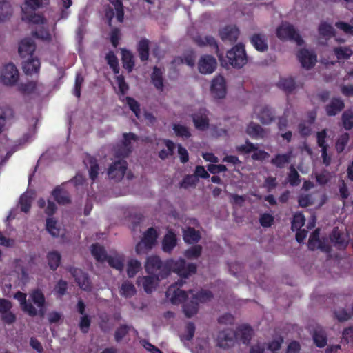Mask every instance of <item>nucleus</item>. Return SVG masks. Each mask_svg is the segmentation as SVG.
<instances>
[{
    "instance_id": "f257e3e1",
    "label": "nucleus",
    "mask_w": 353,
    "mask_h": 353,
    "mask_svg": "<svg viewBox=\"0 0 353 353\" xmlns=\"http://www.w3.org/2000/svg\"><path fill=\"white\" fill-rule=\"evenodd\" d=\"M145 270L149 274L165 279L171 272L176 273L180 279L168 288L165 295L172 304L177 305L185 301L188 297V293L192 290H181V288L186 283L189 276L195 274L197 270L196 264L187 263L185 259H168L164 263L157 255L148 256L145 263Z\"/></svg>"
},
{
    "instance_id": "f03ea898",
    "label": "nucleus",
    "mask_w": 353,
    "mask_h": 353,
    "mask_svg": "<svg viewBox=\"0 0 353 353\" xmlns=\"http://www.w3.org/2000/svg\"><path fill=\"white\" fill-rule=\"evenodd\" d=\"M194 41L199 47L208 46L214 48L222 66H226L229 64L234 68L240 69L243 68L248 62V57L245 52V46L241 43L235 45L227 52V62L225 60H223L222 54L219 53V46L216 39L213 37H203L198 35L194 38Z\"/></svg>"
},
{
    "instance_id": "7ed1b4c3",
    "label": "nucleus",
    "mask_w": 353,
    "mask_h": 353,
    "mask_svg": "<svg viewBox=\"0 0 353 353\" xmlns=\"http://www.w3.org/2000/svg\"><path fill=\"white\" fill-rule=\"evenodd\" d=\"M50 0H24V6L22 7L23 20H27L36 24L43 23L45 19L41 14H37L34 12L43 8L49 3Z\"/></svg>"
},
{
    "instance_id": "20e7f679",
    "label": "nucleus",
    "mask_w": 353,
    "mask_h": 353,
    "mask_svg": "<svg viewBox=\"0 0 353 353\" xmlns=\"http://www.w3.org/2000/svg\"><path fill=\"white\" fill-rule=\"evenodd\" d=\"M157 236V230L152 227L149 228L144 232L141 240L136 245L137 254H143L151 250L156 243Z\"/></svg>"
},
{
    "instance_id": "39448f33",
    "label": "nucleus",
    "mask_w": 353,
    "mask_h": 353,
    "mask_svg": "<svg viewBox=\"0 0 353 353\" xmlns=\"http://www.w3.org/2000/svg\"><path fill=\"white\" fill-rule=\"evenodd\" d=\"M276 36L281 40H293L297 45L301 46L303 43L300 34L296 31L294 26L288 23H282L276 29Z\"/></svg>"
},
{
    "instance_id": "423d86ee",
    "label": "nucleus",
    "mask_w": 353,
    "mask_h": 353,
    "mask_svg": "<svg viewBox=\"0 0 353 353\" xmlns=\"http://www.w3.org/2000/svg\"><path fill=\"white\" fill-rule=\"evenodd\" d=\"M66 270L74 278L75 282L81 290L86 292L91 291L92 283L86 272L74 266H68Z\"/></svg>"
},
{
    "instance_id": "0eeeda50",
    "label": "nucleus",
    "mask_w": 353,
    "mask_h": 353,
    "mask_svg": "<svg viewBox=\"0 0 353 353\" xmlns=\"http://www.w3.org/2000/svg\"><path fill=\"white\" fill-rule=\"evenodd\" d=\"M121 145L115 148V155L118 157H128L132 152L131 141H136L137 137L132 132L123 133Z\"/></svg>"
},
{
    "instance_id": "6e6552de",
    "label": "nucleus",
    "mask_w": 353,
    "mask_h": 353,
    "mask_svg": "<svg viewBox=\"0 0 353 353\" xmlns=\"http://www.w3.org/2000/svg\"><path fill=\"white\" fill-rule=\"evenodd\" d=\"M19 77V71L13 63H8L3 67L1 74V79L4 85H14L18 81Z\"/></svg>"
},
{
    "instance_id": "1a4fd4ad",
    "label": "nucleus",
    "mask_w": 353,
    "mask_h": 353,
    "mask_svg": "<svg viewBox=\"0 0 353 353\" xmlns=\"http://www.w3.org/2000/svg\"><path fill=\"white\" fill-rule=\"evenodd\" d=\"M128 163L125 160H118L113 162L109 167L108 175L110 179L116 181H121L126 172Z\"/></svg>"
},
{
    "instance_id": "9d476101",
    "label": "nucleus",
    "mask_w": 353,
    "mask_h": 353,
    "mask_svg": "<svg viewBox=\"0 0 353 353\" xmlns=\"http://www.w3.org/2000/svg\"><path fill=\"white\" fill-rule=\"evenodd\" d=\"M12 303L8 299L0 298V314L2 321L7 325L13 324L16 320V315L11 311Z\"/></svg>"
},
{
    "instance_id": "9b49d317",
    "label": "nucleus",
    "mask_w": 353,
    "mask_h": 353,
    "mask_svg": "<svg viewBox=\"0 0 353 353\" xmlns=\"http://www.w3.org/2000/svg\"><path fill=\"white\" fill-rule=\"evenodd\" d=\"M217 65L216 59L212 55L202 56L198 63V69L201 74H212Z\"/></svg>"
},
{
    "instance_id": "f8f14e48",
    "label": "nucleus",
    "mask_w": 353,
    "mask_h": 353,
    "mask_svg": "<svg viewBox=\"0 0 353 353\" xmlns=\"http://www.w3.org/2000/svg\"><path fill=\"white\" fill-rule=\"evenodd\" d=\"M210 90L214 98H225L226 95V83L224 77L221 75L214 77L212 81Z\"/></svg>"
},
{
    "instance_id": "ddd939ff",
    "label": "nucleus",
    "mask_w": 353,
    "mask_h": 353,
    "mask_svg": "<svg viewBox=\"0 0 353 353\" xmlns=\"http://www.w3.org/2000/svg\"><path fill=\"white\" fill-rule=\"evenodd\" d=\"M36 50V44L30 38H25L19 44L18 52L20 57L25 59L34 57V52Z\"/></svg>"
},
{
    "instance_id": "4468645a",
    "label": "nucleus",
    "mask_w": 353,
    "mask_h": 353,
    "mask_svg": "<svg viewBox=\"0 0 353 353\" xmlns=\"http://www.w3.org/2000/svg\"><path fill=\"white\" fill-rule=\"evenodd\" d=\"M235 339V332L231 329H225L219 332L217 336V343L221 347L228 348L234 345Z\"/></svg>"
},
{
    "instance_id": "2eb2a0df",
    "label": "nucleus",
    "mask_w": 353,
    "mask_h": 353,
    "mask_svg": "<svg viewBox=\"0 0 353 353\" xmlns=\"http://www.w3.org/2000/svg\"><path fill=\"white\" fill-rule=\"evenodd\" d=\"M297 57L302 67L306 69L312 68L316 62V55L305 48L299 51Z\"/></svg>"
},
{
    "instance_id": "dca6fc26",
    "label": "nucleus",
    "mask_w": 353,
    "mask_h": 353,
    "mask_svg": "<svg viewBox=\"0 0 353 353\" xmlns=\"http://www.w3.org/2000/svg\"><path fill=\"white\" fill-rule=\"evenodd\" d=\"M345 108L344 101L340 97H332L325 106L326 114L334 117L339 114Z\"/></svg>"
},
{
    "instance_id": "f3484780",
    "label": "nucleus",
    "mask_w": 353,
    "mask_h": 353,
    "mask_svg": "<svg viewBox=\"0 0 353 353\" xmlns=\"http://www.w3.org/2000/svg\"><path fill=\"white\" fill-rule=\"evenodd\" d=\"M40 66V60L37 57L25 59L22 63L23 71L27 75L39 74Z\"/></svg>"
},
{
    "instance_id": "a211bd4d",
    "label": "nucleus",
    "mask_w": 353,
    "mask_h": 353,
    "mask_svg": "<svg viewBox=\"0 0 353 353\" xmlns=\"http://www.w3.org/2000/svg\"><path fill=\"white\" fill-rule=\"evenodd\" d=\"M161 279H160L159 276L150 274L149 276L139 277L137 283L138 285H142L146 293H151L155 288V285L157 284L158 281Z\"/></svg>"
},
{
    "instance_id": "6ab92c4d",
    "label": "nucleus",
    "mask_w": 353,
    "mask_h": 353,
    "mask_svg": "<svg viewBox=\"0 0 353 353\" xmlns=\"http://www.w3.org/2000/svg\"><path fill=\"white\" fill-rule=\"evenodd\" d=\"M330 239L338 250H345L348 245V241L345 239L344 234L337 227L333 228Z\"/></svg>"
},
{
    "instance_id": "aec40b11",
    "label": "nucleus",
    "mask_w": 353,
    "mask_h": 353,
    "mask_svg": "<svg viewBox=\"0 0 353 353\" xmlns=\"http://www.w3.org/2000/svg\"><path fill=\"white\" fill-rule=\"evenodd\" d=\"M239 35V30L236 26H227L219 30V36L222 41L236 42Z\"/></svg>"
},
{
    "instance_id": "412c9836",
    "label": "nucleus",
    "mask_w": 353,
    "mask_h": 353,
    "mask_svg": "<svg viewBox=\"0 0 353 353\" xmlns=\"http://www.w3.org/2000/svg\"><path fill=\"white\" fill-rule=\"evenodd\" d=\"M177 238L175 233L169 230L163 236L162 240V250L165 253L170 254L174 248L176 246Z\"/></svg>"
},
{
    "instance_id": "4be33fe9",
    "label": "nucleus",
    "mask_w": 353,
    "mask_h": 353,
    "mask_svg": "<svg viewBox=\"0 0 353 353\" xmlns=\"http://www.w3.org/2000/svg\"><path fill=\"white\" fill-rule=\"evenodd\" d=\"M52 195L59 205H66L71 203L68 192L60 185L57 186L52 190Z\"/></svg>"
},
{
    "instance_id": "5701e85b",
    "label": "nucleus",
    "mask_w": 353,
    "mask_h": 353,
    "mask_svg": "<svg viewBox=\"0 0 353 353\" xmlns=\"http://www.w3.org/2000/svg\"><path fill=\"white\" fill-rule=\"evenodd\" d=\"M236 339H239L243 344H248L250 342L253 335V330L248 325H242L237 329Z\"/></svg>"
},
{
    "instance_id": "b1692460",
    "label": "nucleus",
    "mask_w": 353,
    "mask_h": 353,
    "mask_svg": "<svg viewBox=\"0 0 353 353\" xmlns=\"http://www.w3.org/2000/svg\"><path fill=\"white\" fill-rule=\"evenodd\" d=\"M201 238L200 232L192 227H187L183 230V239L188 244L196 243Z\"/></svg>"
},
{
    "instance_id": "393cba45",
    "label": "nucleus",
    "mask_w": 353,
    "mask_h": 353,
    "mask_svg": "<svg viewBox=\"0 0 353 353\" xmlns=\"http://www.w3.org/2000/svg\"><path fill=\"white\" fill-rule=\"evenodd\" d=\"M250 42L255 49L259 52H265L268 48L265 37L263 34H254L250 37Z\"/></svg>"
},
{
    "instance_id": "a878e982",
    "label": "nucleus",
    "mask_w": 353,
    "mask_h": 353,
    "mask_svg": "<svg viewBox=\"0 0 353 353\" xmlns=\"http://www.w3.org/2000/svg\"><path fill=\"white\" fill-rule=\"evenodd\" d=\"M247 134L252 139H263L265 137L264 129L259 124L250 123L246 129Z\"/></svg>"
},
{
    "instance_id": "bb28decb",
    "label": "nucleus",
    "mask_w": 353,
    "mask_h": 353,
    "mask_svg": "<svg viewBox=\"0 0 353 353\" xmlns=\"http://www.w3.org/2000/svg\"><path fill=\"white\" fill-rule=\"evenodd\" d=\"M13 9L10 2L0 1V22L9 21L12 16Z\"/></svg>"
},
{
    "instance_id": "cd10ccee",
    "label": "nucleus",
    "mask_w": 353,
    "mask_h": 353,
    "mask_svg": "<svg viewBox=\"0 0 353 353\" xmlns=\"http://www.w3.org/2000/svg\"><path fill=\"white\" fill-rule=\"evenodd\" d=\"M121 61L123 67L131 72L134 67V57L132 52L127 49H121Z\"/></svg>"
},
{
    "instance_id": "c85d7f7f",
    "label": "nucleus",
    "mask_w": 353,
    "mask_h": 353,
    "mask_svg": "<svg viewBox=\"0 0 353 353\" xmlns=\"http://www.w3.org/2000/svg\"><path fill=\"white\" fill-rule=\"evenodd\" d=\"M274 112L268 105L263 106L258 114V119L263 124H270L274 119Z\"/></svg>"
},
{
    "instance_id": "c756f323",
    "label": "nucleus",
    "mask_w": 353,
    "mask_h": 353,
    "mask_svg": "<svg viewBox=\"0 0 353 353\" xmlns=\"http://www.w3.org/2000/svg\"><path fill=\"white\" fill-rule=\"evenodd\" d=\"M137 50L141 61H148L150 52L149 40L145 38L141 39L137 44Z\"/></svg>"
},
{
    "instance_id": "7c9ffc66",
    "label": "nucleus",
    "mask_w": 353,
    "mask_h": 353,
    "mask_svg": "<svg viewBox=\"0 0 353 353\" xmlns=\"http://www.w3.org/2000/svg\"><path fill=\"white\" fill-rule=\"evenodd\" d=\"M91 254L99 262L105 261L108 256L104 247L99 245V243H94L92 245Z\"/></svg>"
},
{
    "instance_id": "2f4dec72",
    "label": "nucleus",
    "mask_w": 353,
    "mask_h": 353,
    "mask_svg": "<svg viewBox=\"0 0 353 353\" xmlns=\"http://www.w3.org/2000/svg\"><path fill=\"white\" fill-rule=\"evenodd\" d=\"M291 153L277 154L270 161L271 164L278 168H283L285 165L290 163Z\"/></svg>"
},
{
    "instance_id": "473e14b6",
    "label": "nucleus",
    "mask_w": 353,
    "mask_h": 353,
    "mask_svg": "<svg viewBox=\"0 0 353 353\" xmlns=\"http://www.w3.org/2000/svg\"><path fill=\"white\" fill-rule=\"evenodd\" d=\"M192 120L195 128L199 130H205L209 127V119L205 114H194Z\"/></svg>"
},
{
    "instance_id": "72a5a7b5",
    "label": "nucleus",
    "mask_w": 353,
    "mask_h": 353,
    "mask_svg": "<svg viewBox=\"0 0 353 353\" xmlns=\"http://www.w3.org/2000/svg\"><path fill=\"white\" fill-rule=\"evenodd\" d=\"M61 256L57 251L49 252L47 254L48 264L51 270H56L60 265Z\"/></svg>"
},
{
    "instance_id": "f704fd0d",
    "label": "nucleus",
    "mask_w": 353,
    "mask_h": 353,
    "mask_svg": "<svg viewBox=\"0 0 353 353\" xmlns=\"http://www.w3.org/2000/svg\"><path fill=\"white\" fill-rule=\"evenodd\" d=\"M199 303L193 298L183 305V311L185 316L190 318L198 312Z\"/></svg>"
},
{
    "instance_id": "c9c22d12",
    "label": "nucleus",
    "mask_w": 353,
    "mask_h": 353,
    "mask_svg": "<svg viewBox=\"0 0 353 353\" xmlns=\"http://www.w3.org/2000/svg\"><path fill=\"white\" fill-rule=\"evenodd\" d=\"M151 80L154 86L159 90H163V79L162 77V72L160 68L157 66L154 67L153 72L151 75Z\"/></svg>"
},
{
    "instance_id": "e433bc0d",
    "label": "nucleus",
    "mask_w": 353,
    "mask_h": 353,
    "mask_svg": "<svg viewBox=\"0 0 353 353\" xmlns=\"http://www.w3.org/2000/svg\"><path fill=\"white\" fill-rule=\"evenodd\" d=\"M86 161H88V163L90 165V170H89V176L90 178L94 181L99 174V166L97 163V159L91 156H88L87 159L84 161L85 163H86Z\"/></svg>"
},
{
    "instance_id": "4c0bfd02",
    "label": "nucleus",
    "mask_w": 353,
    "mask_h": 353,
    "mask_svg": "<svg viewBox=\"0 0 353 353\" xmlns=\"http://www.w3.org/2000/svg\"><path fill=\"white\" fill-rule=\"evenodd\" d=\"M278 87L285 91L286 93L292 92L295 88V81L293 78H281L278 84Z\"/></svg>"
},
{
    "instance_id": "58836bf2",
    "label": "nucleus",
    "mask_w": 353,
    "mask_h": 353,
    "mask_svg": "<svg viewBox=\"0 0 353 353\" xmlns=\"http://www.w3.org/2000/svg\"><path fill=\"white\" fill-rule=\"evenodd\" d=\"M105 60L110 68L112 70L115 74L119 73V60L114 52L110 51L105 55Z\"/></svg>"
},
{
    "instance_id": "ea45409f",
    "label": "nucleus",
    "mask_w": 353,
    "mask_h": 353,
    "mask_svg": "<svg viewBox=\"0 0 353 353\" xmlns=\"http://www.w3.org/2000/svg\"><path fill=\"white\" fill-rule=\"evenodd\" d=\"M313 340L314 344L318 347H323L327 345V339L326 334L321 330H316L313 334Z\"/></svg>"
},
{
    "instance_id": "a19ab883",
    "label": "nucleus",
    "mask_w": 353,
    "mask_h": 353,
    "mask_svg": "<svg viewBox=\"0 0 353 353\" xmlns=\"http://www.w3.org/2000/svg\"><path fill=\"white\" fill-rule=\"evenodd\" d=\"M32 36L37 39H41L43 41H50L52 36L49 32V30L43 26L37 28L32 33Z\"/></svg>"
},
{
    "instance_id": "79ce46f5",
    "label": "nucleus",
    "mask_w": 353,
    "mask_h": 353,
    "mask_svg": "<svg viewBox=\"0 0 353 353\" xmlns=\"http://www.w3.org/2000/svg\"><path fill=\"white\" fill-rule=\"evenodd\" d=\"M333 51L339 60L349 59L353 54V51L349 47H335Z\"/></svg>"
},
{
    "instance_id": "37998d69",
    "label": "nucleus",
    "mask_w": 353,
    "mask_h": 353,
    "mask_svg": "<svg viewBox=\"0 0 353 353\" xmlns=\"http://www.w3.org/2000/svg\"><path fill=\"white\" fill-rule=\"evenodd\" d=\"M214 295L212 292L208 290H201L199 291L196 294H194L192 298L196 301L199 304L204 303L208 301H210Z\"/></svg>"
},
{
    "instance_id": "c03bdc74",
    "label": "nucleus",
    "mask_w": 353,
    "mask_h": 353,
    "mask_svg": "<svg viewBox=\"0 0 353 353\" xmlns=\"http://www.w3.org/2000/svg\"><path fill=\"white\" fill-rule=\"evenodd\" d=\"M141 269V262L137 259H130L127 265V274L130 278L134 277Z\"/></svg>"
},
{
    "instance_id": "a18cd8bd",
    "label": "nucleus",
    "mask_w": 353,
    "mask_h": 353,
    "mask_svg": "<svg viewBox=\"0 0 353 353\" xmlns=\"http://www.w3.org/2000/svg\"><path fill=\"white\" fill-rule=\"evenodd\" d=\"M341 121L343 128L346 130L353 128V112L351 110L344 111L341 116Z\"/></svg>"
},
{
    "instance_id": "49530a36",
    "label": "nucleus",
    "mask_w": 353,
    "mask_h": 353,
    "mask_svg": "<svg viewBox=\"0 0 353 353\" xmlns=\"http://www.w3.org/2000/svg\"><path fill=\"white\" fill-rule=\"evenodd\" d=\"M172 129L175 134L179 137L189 139L192 135L189 128L183 125L174 123L173 124Z\"/></svg>"
},
{
    "instance_id": "de8ad7c7",
    "label": "nucleus",
    "mask_w": 353,
    "mask_h": 353,
    "mask_svg": "<svg viewBox=\"0 0 353 353\" xmlns=\"http://www.w3.org/2000/svg\"><path fill=\"white\" fill-rule=\"evenodd\" d=\"M112 268L121 271L123 269L124 263H123V258L121 256H108L107 259L105 260Z\"/></svg>"
},
{
    "instance_id": "09e8293b",
    "label": "nucleus",
    "mask_w": 353,
    "mask_h": 353,
    "mask_svg": "<svg viewBox=\"0 0 353 353\" xmlns=\"http://www.w3.org/2000/svg\"><path fill=\"white\" fill-rule=\"evenodd\" d=\"M136 292L135 287L132 283L128 281H125L122 283L120 290V294L121 296L126 298L131 297L136 294Z\"/></svg>"
},
{
    "instance_id": "8fccbe9b",
    "label": "nucleus",
    "mask_w": 353,
    "mask_h": 353,
    "mask_svg": "<svg viewBox=\"0 0 353 353\" xmlns=\"http://www.w3.org/2000/svg\"><path fill=\"white\" fill-rule=\"evenodd\" d=\"M132 328V326L128 325H121L117 328L114 333V339L117 343H119L130 331Z\"/></svg>"
},
{
    "instance_id": "3c124183",
    "label": "nucleus",
    "mask_w": 353,
    "mask_h": 353,
    "mask_svg": "<svg viewBox=\"0 0 353 353\" xmlns=\"http://www.w3.org/2000/svg\"><path fill=\"white\" fill-rule=\"evenodd\" d=\"M319 33L324 37L330 38L334 35V30L331 25L322 22L319 26Z\"/></svg>"
},
{
    "instance_id": "603ef678",
    "label": "nucleus",
    "mask_w": 353,
    "mask_h": 353,
    "mask_svg": "<svg viewBox=\"0 0 353 353\" xmlns=\"http://www.w3.org/2000/svg\"><path fill=\"white\" fill-rule=\"evenodd\" d=\"M288 180L291 186H297L301 182L300 175L294 165H290Z\"/></svg>"
},
{
    "instance_id": "864d4df0",
    "label": "nucleus",
    "mask_w": 353,
    "mask_h": 353,
    "mask_svg": "<svg viewBox=\"0 0 353 353\" xmlns=\"http://www.w3.org/2000/svg\"><path fill=\"white\" fill-rule=\"evenodd\" d=\"M33 303L38 307L45 306V296L43 292L40 290H34L30 295Z\"/></svg>"
},
{
    "instance_id": "5fc2aeb1",
    "label": "nucleus",
    "mask_w": 353,
    "mask_h": 353,
    "mask_svg": "<svg viewBox=\"0 0 353 353\" xmlns=\"http://www.w3.org/2000/svg\"><path fill=\"white\" fill-rule=\"evenodd\" d=\"M202 252V247L200 245H195L188 248L185 252V256L188 259L199 258Z\"/></svg>"
},
{
    "instance_id": "6e6d98bb",
    "label": "nucleus",
    "mask_w": 353,
    "mask_h": 353,
    "mask_svg": "<svg viewBox=\"0 0 353 353\" xmlns=\"http://www.w3.org/2000/svg\"><path fill=\"white\" fill-rule=\"evenodd\" d=\"M199 181V179L194 174L185 175L181 182L180 187L183 188H188L189 187H194Z\"/></svg>"
},
{
    "instance_id": "4d7b16f0",
    "label": "nucleus",
    "mask_w": 353,
    "mask_h": 353,
    "mask_svg": "<svg viewBox=\"0 0 353 353\" xmlns=\"http://www.w3.org/2000/svg\"><path fill=\"white\" fill-rule=\"evenodd\" d=\"M125 101L130 110L135 114L136 117L139 118L141 114L139 103L131 97H126Z\"/></svg>"
},
{
    "instance_id": "13d9d810",
    "label": "nucleus",
    "mask_w": 353,
    "mask_h": 353,
    "mask_svg": "<svg viewBox=\"0 0 353 353\" xmlns=\"http://www.w3.org/2000/svg\"><path fill=\"white\" fill-rule=\"evenodd\" d=\"M305 219L302 213H296L294 215L291 224V228L294 230H299L302 226L304 225Z\"/></svg>"
},
{
    "instance_id": "bf43d9fd",
    "label": "nucleus",
    "mask_w": 353,
    "mask_h": 353,
    "mask_svg": "<svg viewBox=\"0 0 353 353\" xmlns=\"http://www.w3.org/2000/svg\"><path fill=\"white\" fill-rule=\"evenodd\" d=\"M350 139V136L347 132L342 134L337 139L336 142V150L338 153L342 152L345 146L347 145Z\"/></svg>"
},
{
    "instance_id": "052dcab7",
    "label": "nucleus",
    "mask_w": 353,
    "mask_h": 353,
    "mask_svg": "<svg viewBox=\"0 0 353 353\" xmlns=\"http://www.w3.org/2000/svg\"><path fill=\"white\" fill-rule=\"evenodd\" d=\"M46 229L53 236H59V229L57 228V221L52 218L48 217L46 219Z\"/></svg>"
},
{
    "instance_id": "680f3d73",
    "label": "nucleus",
    "mask_w": 353,
    "mask_h": 353,
    "mask_svg": "<svg viewBox=\"0 0 353 353\" xmlns=\"http://www.w3.org/2000/svg\"><path fill=\"white\" fill-rule=\"evenodd\" d=\"M54 292L58 296L61 297L67 293L68 282L63 279H60L54 286Z\"/></svg>"
},
{
    "instance_id": "e2e57ef3",
    "label": "nucleus",
    "mask_w": 353,
    "mask_h": 353,
    "mask_svg": "<svg viewBox=\"0 0 353 353\" xmlns=\"http://www.w3.org/2000/svg\"><path fill=\"white\" fill-rule=\"evenodd\" d=\"M236 150L242 154H249L251 152L257 150V146L250 141L246 140L245 143L236 147Z\"/></svg>"
},
{
    "instance_id": "0e129e2a",
    "label": "nucleus",
    "mask_w": 353,
    "mask_h": 353,
    "mask_svg": "<svg viewBox=\"0 0 353 353\" xmlns=\"http://www.w3.org/2000/svg\"><path fill=\"white\" fill-rule=\"evenodd\" d=\"M37 87V83L34 81H29L26 83H21L18 85V90L23 94L32 93Z\"/></svg>"
},
{
    "instance_id": "69168bd1",
    "label": "nucleus",
    "mask_w": 353,
    "mask_h": 353,
    "mask_svg": "<svg viewBox=\"0 0 353 353\" xmlns=\"http://www.w3.org/2000/svg\"><path fill=\"white\" fill-rule=\"evenodd\" d=\"M327 131L325 129L322 130L316 133V141L319 147L323 149H328V144L326 143Z\"/></svg>"
},
{
    "instance_id": "338daca9",
    "label": "nucleus",
    "mask_w": 353,
    "mask_h": 353,
    "mask_svg": "<svg viewBox=\"0 0 353 353\" xmlns=\"http://www.w3.org/2000/svg\"><path fill=\"white\" fill-rule=\"evenodd\" d=\"M274 221V216L269 213H263L259 217V223L263 228L271 227Z\"/></svg>"
},
{
    "instance_id": "774afa93",
    "label": "nucleus",
    "mask_w": 353,
    "mask_h": 353,
    "mask_svg": "<svg viewBox=\"0 0 353 353\" xmlns=\"http://www.w3.org/2000/svg\"><path fill=\"white\" fill-rule=\"evenodd\" d=\"M91 323L90 317L88 314L81 316L79 324L81 332L86 334L88 332Z\"/></svg>"
}]
</instances>
